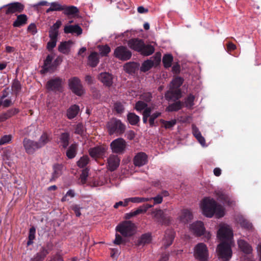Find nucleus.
I'll return each mask as SVG.
<instances>
[{
  "mask_svg": "<svg viewBox=\"0 0 261 261\" xmlns=\"http://www.w3.org/2000/svg\"><path fill=\"white\" fill-rule=\"evenodd\" d=\"M218 237L222 242L218 245L217 249L220 258L229 260L232 255L231 246L229 242L232 237V232L229 226H221L218 231Z\"/></svg>",
  "mask_w": 261,
  "mask_h": 261,
  "instance_id": "1",
  "label": "nucleus"
},
{
  "mask_svg": "<svg viewBox=\"0 0 261 261\" xmlns=\"http://www.w3.org/2000/svg\"><path fill=\"white\" fill-rule=\"evenodd\" d=\"M201 207L204 215L211 218L214 214L217 218H221L224 215L223 207L213 199L210 197H205L201 202Z\"/></svg>",
  "mask_w": 261,
  "mask_h": 261,
  "instance_id": "2",
  "label": "nucleus"
},
{
  "mask_svg": "<svg viewBox=\"0 0 261 261\" xmlns=\"http://www.w3.org/2000/svg\"><path fill=\"white\" fill-rule=\"evenodd\" d=\"M106 128L108 134L116 136L122 135L125 131V125L119 119L112 118L106 124Z\"/></svg>",
  "mask_w": 261,
  "mask_h": 261,
  "instance_id": "3",
  "label": "nucleus"
},
{
  "mask_svg": "<svg viewBox=\"0 0 261 261\" xmlns=\"http://www.w3.org/2000/svg\"><path fill=\"white\" fill-rule=\"evenodd\" d=\"M116 230L124 237H130L135 232V225L130 221H125L118 225Z\"/></svg>",
  "mask_w": 261,
  "mask_h": 261,
  "instance_id": "4",
  "label": "nucleus"
},
{
  "mask_svg": "<svg viewBox=\"0 0 261 261\" xmlns=\"http://www.w3.org/2000/svg\"><path fill=\"white\" fill-rule=\"evenodd\" d=\"M190 229L197 236H203L205 240H208L211 238V233L205 231L203 223L201 221H197L192 224Z\"/></svg>",
  "mask_w": 261,
  "mask_h": 261,
  "instance_id": "5",
  "label": "nucleus"
},
{
  "mask_svg": "<svg viewBox=\"0 0 261 261\" xmlns=\"http://www.w3.org/2000/svg\"><path fill=\"white\" fill-rule=\"evenodd\" d=\"M194 255L199 261H207L208 253L206 245L203 243L197 244L194 247Z\"/></svg>",
  "mask_w": 261,
  "mask_h": 261,
  "instance_id": "6",
  "label": "nucleus"
},
{
  "mask_svg": "<svg viewBox=\"0 0 261 261\" xmlns=\"http://www.w3.org/2000/svg\"><path fill=\"white\" fill-rule=\"evenodd\" d=\"M63 80L59 77L50 79L46 84V88L48 91L53 92H62L63 89Z\"/></svg>",
  "mask_w": 261,
  "mask_h": 261,
  "instance_id": "7",
  "label": "nucleus"
},
{
  "mask_svg": "<svg viewBox=\"0 0 261 261\" xmlns=\"http://www.w3.org/2000/svg\"><path fill=\"white\" fill-rule=\"evenodd\" d=\"M132 56V52L124 46L117 47L114 52V56L121 61L129 60Z\"/></svg>",
  "mask_w": 261,
  "mask_h": 261,
  "instance_id": "8",
  "label": "nucleus"
},
{
  "mask_svg": "<svg viewBox=\"0 0 261 261\" xmlns=\"http://www.w3.org/2000/svg\"><path fill=\"white\" fill-rule=\"evenodd\" d=\"M69 87L75 94L81 96L84 93L83 86L80 80L77 77H73L69 80Z\"/></svg>",
  "mask_w": 261,
  "mask_h": 261,
  "instance_id": "9",
  "label": "nucleus"
},
{
  "mask_svg": "<svg viewBox=\"0 0 261 261\" xmlns=\"http://www.w3.org/2000/svg\"><path fill=\"white\" fill-rule=\"evenodd\" d=\"M112 152L115 153H122L126 147V141L122 138H119L113 140L110 144Z\"/></svg>",
  "mask_w": 261,
  "mask_h": 261,
  "instance_id": "10",
  "label": "nucleus"
},
{
  "mask_svg": "<svg viewBox=\"0 0 261 261\" xmlns=\"http://www.w3.org/2000/svg\"><path fill=\"white\" fill-rule=\"evenodd\" d=\"M152 217L161 225H168L170 222V218L161 209L153 210L151 212Z\"/></svg>",
  "mask_w": 261,
  "mask_h": 261,
  "instance_id": "11",
  "label": "nucleus"
},
{
  "mask_svg": "<svg viewBox=\"0 0 261 261\" xmlns=\"http://www.w3.org/2000/svg\"><path fill=\"white\" fill-rule=\"evenodd\" d=\"M3 8H6L5 13L9 15L15 13H20L24 9V6L19 2H14L4 5Z\"/></svg>",
  "mask_w": 261,
  "mask_h": 261,
  "instance_id": "12",
  "label": "nucleus"
},
{
  "mask_svg": "<svg viewBox=\"0 0 261 261\" xmlns=\"http://www.w3.org/2000/svg\"><path fill=\"white\" fill-rule=\"evenodd\" d=\"M37 142L25 138L23 141V146L27 153L33 154L38 149L40 148Z\"/></svg>",
  "mask_w": 261,
  "mask_h": 261,
  "instance_id": "13",
  "label": "nucleus"
},
{
  "mask_svg": "<svg viewBox=\"0 0 261 261\" xmlns=\"http://www.w3.org/2000/svg\"><path fill=\"white\" fill-rule=\"evenodd\" d=\"M107 149L108 147L106 146H97L90 148L89 153L93 158H102Z\"/></svg>",
  "mask_w": 261,
  "mask_h": 261,
  "instance_id": "14",
  "label": "nucleus"
},
{
  "mask_svg": "<svg viewBox=\"0 0 261 261\" xmlns=\"http://www.w3.org/2000/svg\"><path fill=\"white\" fill-rule=\"evenodd\" d=\"M120 159L117 155L111 154L107 159L108 169L112 172L115 171L120 165Z\"/></svg>",
  "mask_w": 261,
  "mask_h": 261,
  "instance_id": "15",
  "label": "nucleus"
},
{
  "mask_svg": "<svg viewBox=\"0 0 261 261\" xmlns=\"http://www.w3.org/2000/svg\"><path fill=\"white\" fill-rule=\"evenodd\" d=\"M181 91L180 89H174L170 88L165 94V97L168 100L176 101L181 97Z\"/></svg>",
  "mask_w": 261,
  "mask_h": 261,
  "instance_id": "16",
  "label": "nucleus"
},
{
  "mask_svg": "<svg viewBox=\"0 0 261 261\" xmlns=\"http://www.w3.org/2000/svg\"><path fill=\"white\" fill-rule=\"evenodd\" d=\"M148 156L143 152H140L136 154L133 159L134 164L135 166L142 167L147 164Z\"/></svg>",
  "mask_w": 261,
  "mask_h": 261,
  "instance_id": "17",
  "label": "nucleus"
},
{
  "mask_svg": "<svg viewBox=\"0 0 261 261\" xmlns=\"http://www.w3.org/2000/svg\"><path fill=\"white\" fill-rule=\"evenodd\" d=\"M144 43V41L139 38L130 39L128 40L127 43L130 48L138 53L141 50V49L143 47Z\"/></svg>",
  "mask_w": 261,
  "mask_h": 261,
  "instance_id": "18",
  "label": "nucleus"
},
{
  "mask_svg": "<svg viewBox=\"0 0 261 261\" xmlns=\"http://www.w3.org/2000/svg\"><path fill=\"white\" fill-rule=\"evenodd\" d=\"M64 169V165L62 164L56 163L53 166V173L49 181L50 182L55 181L58 178L62 175Z\"/></svg>",
  "mask_w": 261,
  "mask_h": 261,
  "instance_id": "19",
  "label": "nucleus"
},
{
  "mask_svg": "<svg viewBox=\"0 0 261 261\" xmlns=\"http://www.w3.org/2000/svg\"><path fill=\"white\" fill-rule=\"evenodd\" d=\"M98 79L105 86L110 87L113 84V75L109 72L100 73Z\"/></svg>",
  "mask_w": 261,
  "mask_h": 261,
  "instance_id": "20",
  "label": "nucleus"
},
{
  "mask_svg": "<svg viewBox=\"0 0 261 261\" xmlns=\"http://www.w3.org/2000/svg\"><path fill=\"white\" fill-rule=\"evenodd\" d=\"M151 233L149 232L145 233L141 235L136 242L135 245L137 246H144L146 244H149L151 242Z\"/></svg>",
  "mask_w": 261,
  "mask_h": 261,
  "instance_id": "21",
  "label": "nucleus"
},
{
  "mask_svg": "<svg viewBox=\"0 0 261 261\" xmlns=\"http://www.w3.org/2000/svg\"><path fill=\"white\" fill-rule=\"evenodd\" d=\"M19 112V110L17 108H12L9 109L6 112L2 113L0 115V122H3L10 118L13 116L16 115Z\"/></svg>",
  "mask_w": 261,
  "mask_h": 261,
  "instance_id": "22",
  "label": "nucleus"
},
{
  "mask_svg": "<svg viewBox=\"0 0 261 261\" xmlns=\"http://www.w3.org/2000/svg\"><path fill=\"white\" fill-rule=\"evenodd\" d=\"M174 237L175 232L173 230L171 229L166 230L164 242L165 248H167L172 244Z\"/></svg>",
  "mask_w": 261,
  "mask_h": 261,
  "instance_id": "23",
  "label": "nucleus"
},
{
  "mask_svg": "<svg viewBox=\"0 0 261 261\" xmlns=\"http://www.w3.org/2000/svg\"><path fill=\"white\" fill-rule=\"evenodd\" d=\"M64 31L66 34H76L78 36L81 35L83 32L82 29L78 24L66 25Z\"/></svg>",
  "mask_w": 261,
  "mask_h": 261,
  "instance_id": "24",
  "label": "nucleus"
},
{
  "mask_svg": "<svg viewBox=\"0 0 261 261\" xmlns=\"http://www.w3.org/2000/svg\"><path fill=\"white\" fill-rule=\"evenodd\" d=\"M99 62L98 54L95 51L92 52L88 57V65L91 67H95Z\"/></svg>",
  "mask_w": 261,
  "mask_h": 261,
  "instance_id": "25",
  "label": "nucleus"
},
{
  "mask_svg": "<svg viewBox=\"0 0 261 261\" xmlns=\"http://www.w3.org/2000/svg\"><path fill=\"white\" fill-rule=\"evenodd\" d=\"M140 65L136 62H129L125 64L124 68L125 71L129 74H135L139 70Z\"/></svg>",
  "mask_w": 261,
  "mask_h": 261,
  "instance_id": "26",
  "label": "nucleus"
},
{
  "mask_svg": "<svg viewBox=\"0 0 261 261\" xmlns=\"http://www.w3.org/2000/svg\"><path fill=\"white\" fill-rule=\"evenodd\" d=\"M72 44L73 42L71 40L61 42L58 46L59 51L65 55L69 54L70 45Z\"/></svg>",
  "mask_w": 261,
  "mask_h": 261,
  "instance_id": "27",
  "label": "nucleus"
},
{
  "mask_svg": "<svg viewBox=\"0 0 261 261\" xmlns=\"http://www.w3.org/2000/svg\"><path fill=\"white\" fill-rule=\"evenodd\" d=\"M193 217L192 213L190 210L184 209L181 211L180 220L184 223H188L192 220Z\"/></svg>",
  "mask_w": 261,
  "mask_h": 261,
  "instance_id": "28",
  "label": "nucleus"
},
{
  "mask_svg": "<svg viewBox=\"0 0 261 261\" xmlns=\"http://www.w3.org/2000/svg\"><path fill=\"white\" fill-rule=\"evenodd\" d=\"M28 17L25 14H20L17 16L16 19L13 22V26L20 28L27 23Z\"/></svg>",
  "mask_w": 261,
  "mask_h": 261,
  "instance_id": "29",
  "label": "nucleus"
},
{
  "mask_svg": "<svg viewBox=\"0 0 261 261\" xmlns=\"http://www.w3.org/2000/svg\"><path fill=\"white\" fill-rule=\"evenodd\" d=\"M53 57L48 55L46 57V58L44 61V64L42 66V69L41 71V72L42 73H45L49 71L50 70L52 69V61H53Z\"/></svg>",
  "mask_w": 261,
  "mask_h": 261,
  "instance_id": "30",
  "label": "nucleus"
},
{
  "mask_svg": "<svg viewBox=\"0 0 261 261\" xmlns=\"http://www.w3.org/2000/svg\"><path fill=\"white\" fill-rule=\"evenodd\" d=\"M77 147L78 145L76 143H73L69 146L66 152V155L69 159H73L76 156Z\"/></svg>",
  "mask_w": 261,
  "mask_h": 261,
  "instance_id": "31",
  "label": "nucleus"
},
{
  "mask_svg": "<svg viewBox=\"0 0 261 261\" xmlns=\"http://www.w3.org/2000/svg\"><path fill=\"white\" fill-rule=\"evenodd\" d=\"M48 253L47 249L42 247L39 252L31 259V261H43Z\"/></svg>",
  "mask_w": 261,
  "mask_h": 261,
  "instance_id": "32",
  "label": "nucleus"
},
{
  "mask_svg": "<svg viewBox=\"0 0 261 261\" xmlns=\"http://www.w3.org/2000/svg\"><path fill=\"white\" fill-rule=\"evenodd\" d=\"M61 145L64 149L66 148L69 144L70 134L68 132L62 133L59 137Z\"/></svg>",
  "mask_w": 261,
  "mask_h": 261,
  "instance_id": "33",
  "label": "nucleus"
},
{
  "mask_svg": "<svg viewBox=\"0 0 261 261\" xmlns=\"http://www.w3.org/2000/svg\"><path fill=\"white\" fill-rule=\"evenodd\" d=\"M238 244L240 249L244 253L250 254L252 252V247L247 242L240 240L238 241Z\"/></svg>",
  "mask_w": 261,
  "mask_h": 261,
  "instance_id": "34",
  "label": "nucleus"
},
{
  "mask_svg": "<svg viewBox=\"0 0 261 261\" xmlns=\"http://www.w3.org/2000/svg\"><path fill=\"white\" fill-rule=\"evenodd\" d=\"M139 53L144 56H148L152 55L154 51V47L150 44H143V47L141 49Z\"/></svg>",
  "mask_w": 261,
  "mask_h": 261,
  "instance_id": "35",
  "label": "nucleus"
},
{
  "mask_svg": "<svg viewBox=\"0 0 261 261\" xmlns=\"http://www.w3.org/2000/svg\"><path fill=\"white\" fill-rule=\"evenodd\" d=\"M80 111V108L77 105L71 106L67 111V117L69 119H72L75 117Z\"/></svg>",
  "mask_w": 261,
  "mask_h": 261,
  "instance_id": "36",
  "label": "nucleus"
},
{
  "mask_svg": "<svg viewBox=\"0 0 261 261\" xmlns=\"http://www.w3.org/2000/svg\"><path fill=\"white\" fill-rule=\"evenodd\" d=\"M184 107V102L181 101H175L174 102L168 106L166 108V111L176 112L181 109Z\"/></svg>",
  "mask_w": 261,
  "mask_h": 261,
  "instance_id": "37",
  "label": "nucleus"
},
{
  "mask_svg": "<svg viewBox=\"0 0 261 261\" xmlns=\"http://www.w3.org/2000/svg\"><path fill=\"white\" fill-rule=\"evenodd\" d=\"M62 11H63V13L67 16L74 15L79 12L77 8L74 6H67L64 5Z\"/></svg>",
  "mask_w": 261,
  "mask_h": 261,
  "instance_id": "38",
  "label": "nucleus"
},
{
  "mask_svg": "<svg viewBox=\"0 0 261 261\" xmlns=\"http://www.w3.org/2000/svg\"><path fill=\"white\" fill-rule=\"evenodd\" d=\"M127 119L129 123L133 125H136L140 121V117L134 113H128Z\"/></svg>",
  "mask_w": 261,
  "mask_h": 261,
  "instance_id": "39",
  "label": "nucleus"
},
{
  "mask_svg": "<svg viewBox=\"0 0 261 261\" xmlns=\"http://www.w3.org/2000/svg\"><path fill=\"white\" fill-rule=\"evenodd\" d=\"M173 60V58L171 54H167L164 55L162 60L164 66L166 68L170 67Z\"/></svg>",
  "mask_w": 261,
  "mask_h": 261,
  "instance_id": "40",
  "label": "nucleus"
},
{
  "mask_svg": "<svg viewBox=\"0 0 261 261\" xmlns=\"http://www.w3.org/2000/svg\"><path fill=\"white\" fill-rule=\"evenodd\" d=\"M184 79L181 77H175L170 83V88L172 89H180V87L184 83Z\"/></svg>",
  "mask_w": 261,
  "mask_h": 261,
  "instance_id": "41",
  "label": "nucleus"
},
{
  "mask_svg": "<svg viewBox=\"0 0 261 261\" xmlns=\"http://www.w3.org/2000/svg\"><path fill=\"white\" fill-rule=\"evenodd\" d=\"M125 108L123 102L116 101L114 103L113 112L117 114H122L124 112Z\"/></svg>",
  "mask_w": 261,
  "mask_h": 261,
  "instance_id": "42",
  "label": "nucleus"
},
{
  "mask_svg": "<svg viewBox=\"0 0 261 261\" xmlns=\"http://www.w3.org/2000/svg\"><path fill=\"white\" fill-rule=\"evenodd\" d=\"M161 115L162 113L160 112H155V113L150 114V116L149 117L148 120L149 125L150 127H153L154 126L158 125V122H155V120L159 117L161 116Z\"/></svg>",
  "mask_w": 261,
  "mask_h": 261,
  "instance_id": "43",
  "label": "nucleus"
},
{
  "mask_svg": "<svg viewBox=\"0 0 261 261\" xmlns=\"http://www.w3.org/2000/svg\"><path fill=\"white\" fill-rule=\"evenodd\" d=\"M50 5V7L46 10L47 13L51 11H62L63 9V6L57 2H53Z\"/></svg>",
  "mask_w": 261,
  "mask_h": 261,
  "instance_id": "44",
  "label": "nucleus"
},
{
  "mask_svg": "<svg viewBox=\"0 0 261 261\" xmlns=\"http://www.w3.org/2000/svg\"><path fill=\"white\" fill-rule=\"evenodd\" d=\"M90 159L88 155H83L77 162V166L81 168H85L89 163Z\"/></svg>",
  "mask_w": 261,
  "mask_h": 261,
  "instance_id": "45",
  "label": "nucleus"
},
{
  "mask_svg": "<svg viewBox=\"0 0 261 261\" xmlns=\"http://www.w3.org/2000/svg\"><path fill=\"white\" fill-rule=\"evenodd\" d=\"M153 66V62L150 60L145 61L140 67L141 71L145 72L150 70Z\"/></svg>",
  "mask_w": 261,
  "mask_h": 261,
  "instance_id": "46",
  "label": "nucleus"
},
{
  "mask_svg": "<svg viewBox=\"0 0 261 261\" xmlns=\"http://www.w3.org/2000/svg\"><path fill=\"white\" fill-rule=\"evenodd\" d=\"M195 100V96L192 94H190L185 99V103L186 107L188 109H191L194 105V101Z\"/></svg>",
  "mask_w": 261,
  "mask_h": 261,
  "instance_id": "47",
  "label": "nucleus"
},
{
  "mask_svg": "<svg viewBox=\"0 0 261 261\" xmlns=\"http://www.w3.org/2000/svg\"><path fill=\"white\" fill-rule=\"evenodd\" d=\"M98 48L102 57H107L111 51V48L108 45H98Z\"/></svg>",
  "mask_w": 261,
  "mask_h": 261,
  "instance_id": "48",
  "label": "nucleus"
},
{
  "mask_svg": "<svg viewBox=\"0 0 261 261\" xmlns=\"http://www.w3.org/2000/svg\"><path fill=\"white\" fill-rule=\"evenodd\" d=\"M49 141L50 139L47 133H43L40 137L39 140L37 142V143L38 145H39V146H40V148H41L43 146H44L46 144H47Z\"/></svg>",
  "mask_w": 261,
  "mask_h": 261,
  "instance_id": "49",
  "label": "nucleus"
},
{
  "mask_svg": "<svg viewBox=\"0 0 261 261\" xmlns=\"http://www.w3.org/2000/svg\"><path fill=\"white\" fill-rule=\"evenodd\" d=\"M75 130L74 134L79 135L81 136L84 135L86 132L85 128L82 123H79L74 126Z\"/></svg>",
  "mask_w": 261,
  "mask_h": 261,
  "instance_id": "50",
  "label": "nucleus"
},
{
  "mask_svg": "<svg viewBox=\"0 0 261 261\" xmlns=\"http://www.w3.org/2000/svg\"><path fill=\"white\" fill-rule=\"evenodd\" d=\"M160 122L163 125L166 129H170L173 127L176 123V120L173 119L171 121H166L164 119H160Z\"/></svg>",
  "mask_w": 261,
  "mask_h": 261,
  "instance_id": "51",
  "label": "nucleus"
},
{
  "mask_svg": "<svg viewBox=\"0 0 261 261\" xmlns=\"http://www.w3.org/2000/svg\"><path fill=\"white\" fill-rule=\"evenodd\" d=\"M36 229L34 226L30 228L29 230V233L28 239L29 240L27 242V245L30 246L33 243V240L35 238Z\"/></svg>",
  "mask_w": 261,
  "mask_h": 261,
  "instance_id": "52",
  "label": "nucleus"
},
{
  "mask_svg": "<svg viewBox=\"0 0 261 261\" xmlns=\"http://www.w3.org/2000/svg\"><path fill=\"white\" fill-rule=\"evenodd\" d=\"M239 223L242 227L246 229L251 230L253 228L252 223L243 218H241L239 219Z\"/></svg>",
  "mask_w": 261,
  "mask_h": 261,
  "instance_id": "53",
  "label": "nucleus"
},
{
  "mask_svg": "<svg viewBox=\"0 0 261 261\" xmlns=\"http://www.w3.org/2000/svg\"><path fill=\"white\" fill-rule=\"evenodd\" d=\"M21 88L20 82L17 79H15L12 83V89L16 93L20 92Z\"/></svg>",
  "mask_w": 261,
  "mask_h": 261,
  "instance_id": "54",
  "label": "nucleus"
},
{
  "mask_svg": "<svg viewBox=\"0 0 261 261\" xmlns=\"http://www.w3.org/2000/svg\"><path fill=\"white\" fill-rule=\"evenodd\" d=\"M128 200L130 201L131 202L139 203L146 201H150V199L148 198H144V197H130L128 198Z\"/></svg>",
  "mask_w": 261,
  "mask_h": 261,
  "instance_id": "55",
  "label": "nucleus"
},
{
  "mask_svg": "<svg viewBox=\"0 0 261 261\" xmlns=\"http://www.w3.org/2000/svg\"><path fill=\"white\" fill-rule=\"evenodd\" d=\"M12 138L13 137L11 135H6L3 136L0 139V145L9 143L11 142Z\"/></svg>",
  "mask_w": 261,
  "mask_h": 261,
  "instance_id": "56",
  "label": "nucleus"
},
{
  "mask_svg": "<svg viewBox=\"0 0 261 261\" xmlns=\"http://www.w3.org/2000/svg\"><path fill=\"white\" fill-rule=\"evenodd\" d=\"M89 169L85 168L82 170V173L80 175V178L83 184H85L87 180V177L88 176Z\"/></svg>",
  "mask_w": 261,
  "mask_h": 261,
  "instance_id": "57",
  "label": "nucleus"
},
{
  "mask_svg": "<svg viewBox=\"0 0 261 261\" xmlns=\"http://www.w3.org/2000/svg\"><path fill=\"white\" fill-rule=\"evenodd\" d=\"M147 105L143 101H138L135 105V109L138 111H141L147 107Z\"/></svg>",
  "mask_w": 261,
  "mask_h": 261,
  "instance_id": "58",
  "label": "nucleus"
},
{
  "mask_svg": "<svg viewBox=\"0 0 261 261\" xmlns=\"http://www.w3.org/2000/svg\"><path fill=\"white\" fill-rule=\"evenodd\" d=\"M71 208L74 212L76 217H80L81 215L80 210L82 207L79 205L73 204L71 206Z\"/></svg>",
  "mask_w": 261,
  "mask_h": 261,
  "instance_id": "59",
  "label": "nucleus"
},
{
  "mask_svg": "<svg viewBox=\"0 0 261 261\" xmlns=\"http://www.w3.org/2000/svg\"><path fill=\"white\" fill-rule=\"evenodd\" d=\"M59 31H54L50 29L49 31V37L50 40H57Z\"/></svg>",
  "mask_w": 261,
  "mask_h": 261,
  "instance_id": "60",
  "label": "nucleus"
},
{
  "mask_svg": "<svg viewBox=\"0 0 261 261\" xmlns=\"http://www.w3.org/2000/svg\"><path fill=\"white\" fill-rule=\"evenodd\" d=\"M150 200H153L154 204H160L163 201V196L161 195H158L154 197L148 198Z\"/></svg>",
  "mask_w": 261,
  "mask_h": 261,
  "instance_id": "61",
  "label": "nucleus"
},
{
  "mask_svg": "<svg viewBox=\"0 0 261 261\" xmlns=\"http://www.w3.org/2000/svg\"><path fill=\"white\" fill-rule=\"evenodd\" d=\"M28 31L31 32L33 35H35L37 32L36 25L35 23H31L28 27Z\"/></svg>",
  "mask_w": 261,
  "mask_h": 261,
  "instance_id": "62",
  "label": "nucleus"
},
{
  "mask_svg": "<svg viewBox=\"0 0 261 261\" xmlns=\"http://www.w3.org/2000/svg\"><path fill=\"white\" fill-rule=\"evenodd\" d=\"M57 40H50L47 42V48L49 51H51L56 46Z\"/></svg>",
  "mask_w": 261,
  "mask_h": 261,
  "instance_id": "63",
  "label": "nucleus"
},
{
  "mask_svg": "<svg viewBox=\"0 0 261 261\" xmlns=\"http://www.w3.org/2000/svg\"><path fill=\"white\" fill-rule=\"evenodd\" d=\"M123 242V240L119 234L116 233L115 235V239L114 241V243L116 245H120Z\"/></svg>",
  "mask_w": 261,
  "mask_h": 261,
  "instance_id": "64",
  "label": "nucleus"
}]
</instances>
